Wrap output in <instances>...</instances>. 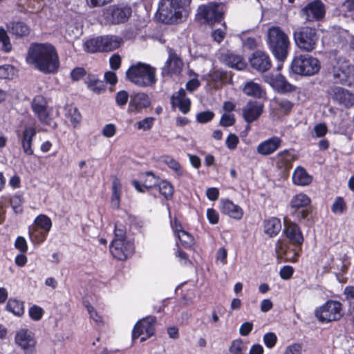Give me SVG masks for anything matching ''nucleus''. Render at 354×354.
<instances>
[{"instance_id": "obj_34", "label": "nucleus", "mask_w": 354, "mask_h": 354, "mask_svg": "<svg viewBox=\"0 0 354 354\" xmlns=\"http://www.w3.org/2000/svg\"><path fill=\"white\" fill-rule=\"evenodd\" d=\"M6 309L17 317H21L24 313V303L20 300L10 298L7 302Z\"/></svg>"}, {"instance_id": "obj_1", "label": "nucleus", "mask_w": 354, "mask_h": 354, "mask_svg": "<svg viewBox=\"0 0 354 354\" xmlns=\"http://www.w3.org/2000/svg\"><path fill=\"white\" fill-rule=\"evenodd\" d=\"M26 61L45 74L56 73L59 66L55 48L47 43L32 44L29 48Z\"/></svg>"}, {"instance_id": "obj_22", "label": "nucleus", "mask_w": 354, "mask_h": 354, "mask_svg": "<svg viewBox=\"0 0 354 354\" xmlns=\"http://www.w3.org/2000/svg\"><path fill=\"white\" fill-rule=\"evenodd\" d=\"M37 131L33 127H26L22 132L21 145L23 151L26 155L33 154L32 144L33 138L36 136Z\"/></svg>"}, {"instance_id": "obj_56", "label": "nucleus", "mask_w": 354, "mask_h": 354, "mask_svg": "<svg viewBox=\"0 0 354 354\" xmlns=\"http://www.w3.org/2000/svg\"><path fill=\"white\" fill-rule=\"evenodd\" d=\"M277 336L273 333H268L264 335L263 342L268 348H272L277 342Z\"/></svg>"}, {"instance_id": "obj_3", "label": "nucleus", "mask_w": 354, "mask_h": 354, "mask_svg": "<svg viewBox=\"0 0 354 354\" xmlns=\"http://www.w3.org/2000/svg\"><path fill=\"white\" fill-rule=\"evenodd\" d=\"M267 44L269 49L279 62H284L287 58L290 48L288 35L279 26H272L267 32Z\"/></svg>"}, {"instance_id": "obj_29", "label": "nucleus", "mask_w": 354, "mask_h": 354, "mask_svg": "<svg viewBox=\"0 0 354 354\" xmlns=\"http://www.w3.org/2000/svg\"><path fill=\"white\" fill-rule=\"evenodd\" d=\"M102 52H109L119 48L122 43L120 37L114 35L102 36Z\"/></svg>"}, {"instance_id": "obj_2", "label": "nucleus", "mask_w": 354, "mask_h": 354, "mask_svg": "<svg viewBox=\"0 0 354 354\" xmlns=\"http://www.w3.org/2000/svg\"><path fill=\"white\" fill-rule=\"evenodd\" d=\"M284 234L289 243L293 247L289 246L279 240L275 245V252L278 258H284L287 261H296L304 242V236L299 227L295 223L286 222L285 223Z\"/></svg>"}, {"instance_id": "obj_49", "label": "nucleus", "mask_w": 354, "mask_h": 354, "mask_svg": "<svg viewBox=\"0 0 354 354\" xmlns=\"http://www.w3.org/2000/svg\"><path fill=\"white\" fill-rule=\"evenodd\" d=\"M68 118L75 127L81 120V115L77 108H72L68 110Z\"/></svg>"}, {"instance_id": "obj_50", "label": "nucleus", "mask_w": 354, "mask_h": 354, "mask_svg": "<svg viewBox=\"0 0 354 354\" xmlns=\"http://www.w3.org/2000/svg\"><path fill=\"white\" fill-rule=\"evenodd\" d=\"M214 116L213 112L210 111L201 112L197 114L196 120L199 123H206L211 121Z\"/></svg>"}, {"instance_id": "obj_39", "label": "nucleus", "mask_w": 354, "mask_h": 354, "mask_svg": "<svg viewBox=\"0 0 354 354\" xmlns=\"http://www.w3.org/2000/svg\"><path fill=\"white\" fill-rule=\"evenodd\" d=\"M35 223L37 227H39L46 232H48L52 227L51 220L44 214L39 215L35 218Z\"/></svg>"}, {"instance_id": "obj_31", "label": "nucleus", "mask_w": 354, "mask_h": 354, "mask_svg": "<svg viewBox=\"0 0 354 354\" xmlns=\"http://www.w3.org/2000/svg\"><path fill=\"white\" fill-rule=\"evenodd\" d=\"M112 195L111 198V207L115 209L120 207V201L122 192V185L119 178L115 176L113 177L112 187H111Z\"/></svg>"}, {"instance_id": "obj_38", "label": "nucleus", "mask_w": 354, "mask_h": 354, "mask_svg": "<svg viewBox=\"0 0 354 354\" xmlns=\"http://www.w3.org/2000/svg\"><path fill=\"white\" fill-rule=\"evenodd\" d=\"M0 44L1 45V50L4 53H9L12 50V47L10 37L3 27H0Z\"/></svg>"}, {"instance_id": "obj_16", "label": "nucleus", "mask_w": 354, "mask_h": 354, "mask_svg": "<svg viewBox=\"0 0 354 354\" xmlns=\"http://www.w3.org/2000/svg\"><path fill=\"white\" fill-rule=\"evenodd\" d=\"M310 203V199L304 194H298L290 201L291 207L297 211V216L299 220L306 219L310 214L307 206Z\"/></svg>"}, {"instance_id": "obj_36", "label": "nucleus", "mask_w": 354, "mask_h": 354, "mask_svg": "<svg viewBox=\"0 0 354 354\" xmlns=\"http://www.w3.org/2000/svg\"><path fill=\"white\" fill-rule=\"evenodd\" d=\"M274 84L277 91L281 93L291 92L295 89V87L288 82L286 78L281 75H279L276 77Z\"/></svg>"}, {"instance_id": "obj_18", "label": "nucleus", "mask_w": 354, "mask_h": 354, "mask_svg": "<svg viewBox=\"0 0 354 354\" xmlns=\"http://www.w3.org/2000/svg\"><path fill=\"white\" fill-rule=\"evenodd\" d=\"M251 66L259 72H265L271 67L269 56L264 52L257 50L252 53L249 59Z\"/></svg>"}, {"instance_id": "obj_62", "label": "nucleus", "mask_w": 354, "mask_h": 354, "mask_svg": "<svg viewBox=\"0 0 354 354\" xmlns=\"http://www.w3.org/2000/svg\"><path fill=\"white\" fill-rule=\"evenodd\" d=\"M15 246L22 252L27 251L28 247L26 239L22 236H18L15 241Z\"/></svg>"}, {"instance_id": "obj_11", "label": "nucleus", "mask_w": 354, "mask_h": 354, "mask_svg": "<svg viewBox=\"0 0 354 354\" xmlns=\"http://www.w3.org/2000/svg\"><path fill=\"white\" fill-rule=\"evenodd\" d=\"M156 318L154 317H147L140 319L136 323L132 332L133 339H136L142 335H146L140 338L141 342L145 341L147 338L152 336L155 331L154 324Z\"/></svg>"}, {"instance_id": "obj_5", "label": "nucleus", "mask_w": 354, "mask_h": 354, "mask_svg": "<svg viewBox=\"0 0 354 354\" xmlns=\"http://www.w3.org/2000/svg\"><path fill=\"white\" fill-rule=\"evenodd\" d=\"M191 0H162L158 12L160 20L165 24L178 22L182 18V8L188 5Z\"/></svg>"}, {"instance_id": "obj_13", "label": "nucleus", "mask_w": 354, "mask_h": 354, "mask_svg": "<svg viewBox=\"0 0 354 354\" xmlns=\"http://www.w3.org/2000/svg\"><path fill=\"white\" fill-rule=\"evenodd\" d=\"M300 15L306 21L319 20L324 16V4L319 0L312 1L301 10Z\"/></svg>"}, {"instance_id": "obj_41", "label": "nucleus", "mask_w": 354, "mask_h": 354, "mask_svg": "<svg viewBox=\"0 0 354 354\" xmlns=\"http://www.w3.org/2000/svg\"><path fill=\"white\" fill-rule=\"evenodd\" d=\"M140 178L143 180V187L146 189H149L158 184V179L151 171L142 174Z\"/></svg>"}, {"instance_id": "obj_48", "label": "nucleus", "mask_w": 354, "mask_h": 354, "mask_svg": "<svg viewBox=\"0 0 354 354\" xmlns=\"http://www.w3.org/2000/svg\"><path fill=\"white\" fill-rule=\"evenodd\" d=\"M154 120L155 119L152 117L146 118L143 119L142 120H140L137 122V128L138 129L148 131V130L151 129V128L152 127V126L153 124Z\"/></svg>"}, {"instance_id": "obj_28", "label": "nucleus", "mask_w": 354, "mask_h": 354, "mask_svg": "<svg viewBox=\"0 0 354 354\" xmlns=\"http://www.w3.org/2000/svg\"><path fill=\"white\" fill-rule=\"evenodd\" d=\"M223 62L231 68L241 70L245 68V63L241 56L227 53L222 56Z\"/></svg>"}, {"instance_id": "obj_53", "label": "nucleus", "mask_w": 354, "mask_h": 354, "mask_svg": "<svg viewBox=\"0 0 354 354\" xmlns=\"http://www.w3.org/2000/svg\"><path fill=\"white\" fill-rule=\"evenodd\" d=\"M234 122L235 118L233 114H223L220 120V125L227 127L232 126Z\"/></svg>"}, {"instance_id": "obj_4", "label": "nucleus", "mask_w": 354, "mask_h": 354, "mask_svg": "<svg viewBox=\"0 0 354 354\" xmlns=\"http://www.w3.org/2000/svg\"><path fill=\"white\" fill-rule=\"evenodd\" d=\"M156 69L149 64L138 62L131 65L126 72L127 79L140 87L153 86L157 80Z\"/></svg>"}, {"instance_id": "obj_14", "label": "nucleus", "mask_w": 354, "mask_h": 354, "mask_svg": "<svg viewBox=\"0 0 354 354\" xmlns=\"http://www.w3.org/2000/svg\"><path fill=\"white\" fill-rule=\"evenodd\" d=\"M106 19L113 24L124 23L131 15V8L128 6H112L105 12Z\"/></svg>"}, {"instance_id": "obj_45", "label": "nucleus", "mask_w": 354, "mask_h": 354, "mask_svg": "<svg viewBox=\"0 0 354 354\" xmlns=\"http://www.w3.org/2000/svg\"><path fill=\"white\" fill-rule=\"evenodd\" d=\"M44 310L37 305L31 306L28 310L30 317L34 321L40 320L44 315Z\"/></svg>"}, {"instance_id": "obj_60", "label": "nucleus", "mask_w": 354, "mask_h": 354, "mask_svg": "<svg viewBox=\"0 0 354 354\" xmlns=\"http://www.w3.org/2000/svg\"><path fill=\"white\" fill-rule=\"evenodd\" d=\"M125 234L126 232L124 226L121 224L118 225L116 223L115 226V239L113 240H124Z\"/></svg>"}, {"instance_id": "obj_54", "label": "nucleus", "mask_w": 354, "mask_h": 354, "mask_svg": "<svg viewBox=\"0 0 354 354\" xmlns=\"http://www.w3.org/2000/svg\"><path fill=\"white\" fill-rule=\"evenodd\" d=\"M29 233L32 239L38 243H41L45 241L47 234L46 232H39L37 229H35L32 232L30 231Z\"/></svg>"}, {"instance_id": "obj_24", "label": "nucleus", "mask_w": 354, "mask_h": 354, "mask_svg": "<svg viewBox=\"0 0 354 354\" xmlns=\"http://www.w3.org/2000/svg\"><path fill=\"white\" fill-rule=\"evenodd\" d=\"M330 94L333 100L346 106L352 104L353 101V95L349 91L339 86L331 88Z\"/></svg>"}, {"instance_id": "obj_19", "label": "nucleus", "mask_w": 354, "mask_h": 354, "mask_svg": "<svg viewBox=\"0 0 354 354\" xmlns=\"http://www.w3.org/2000/svg\"><path fill=\"white\" fill-rule=\"evenodd\" d=\"M32 108L41 123L50 125L51 118L46 109V103L43 97L37 96L32 102Z\"/></svg>"}, {"instance_id": "obj_63", "label": "nucleus", "mask_w": 354, "mask_h": 354, "mask_svg": "<svg viewBox=\"0 0 354 354\" xmlns=\"http://www.w3.org/2000/svg\"><path fill=\"white\" fill-rule=\"evenodd\" d=\"M110 66L113 70H117L121 65V57L118 54H114L109 59Z\"/></svg>"}, {"instance_id": "obj_20", "label": "nucleus", "mask_w": 354, "mask_h": 354, "mask_svg": "<svg viewBox=\"0 0 354 354\" xmlns=\"http://www.w3.org/2000/svg\"><path fill=\"white\" fill-rule=\"evenodd\" d=\"M183 67V62L178 55L171 50L169 53V57L162 68V75L163 76L179 73Z\"/></svg>"}, {"instance_id": "obj_47", "label": "nucleus", "mask_w": 354, "mask_h": 354, "mask_svg": "<svg viewBox=\"0 0 354 354\" xmlns=\"http://www.w3.org/2000/svg\"><path fill=\"white\" fill-rule=\"evenodd\" d=\"M10 205L16 214L23 212L22 199L19 196H14L10 198Z\"/></svg>"}, {"instance_id": "obj_8", "label": "nucleus", "mask_w": 354, "mask_h": 354, "mask_svg": "<svg viewBox=\"0 0 354 354\" xmlns=\"http://www.w3.org/2000/svg\"><path fill=\"white\" fill-rule=\"evenodd\" d=\"M315 315L322 323L338 321L344 315L342 304L337 301L328 300L315 310Z\"/></svg>"}, {"instance_id": "obj_23", "label": "nucleus", "mask_w": 354, "mask_h": 354, "mask_svg": "<svg viewBox=\"0 0 354 354\" xmlns=\"http://www.w3.org/2000/svg\"><path fill=\"white\" fill-rule=\"evenodd\" d=\"M281 140L278 137H272L261 142L257 148V152L263 156H268L275 151L280 147Z\"/></svg>"}, {"instance_id": "obj_15", "label": "nucleus", "mask_w": 354, "mask_h": 354, "mask_svg": "<svg viewBox=\"0 0 354 354\" xmlns=\"http://www.w3.org/2000/svg\"><path fill=\"white\" fill-rule=\"evenodd\" d=\"M15 343L26 354H33L36 341L32 333L27 329H21L16 333Z\"/></svg>"}, {"instance_id": "obj_57", "label": "nucleus", "mask_w": 354, "mask_h": 354, "mask_svg": "<svg viewBox=\"0 0 354 354\" xmlns=\"http://www.w3.org/2000/svg\"><path fill=\"white\" fill-rule=\"evenodd\" d=\"M302 346L300 344L295 343L287 346L283 354H301Z\"/></svg>"}, {"instance_id": "obj_58", "label": "nucleus", "mask_w": 354, "mask_h": 354, "mask_svg": "<svg viewBox=\"0 0 354 354\" xmlns=\"http://www.w3.org/2000/svg\"><path fill=\"white\" fill-rule=\"evenodd\" d=\"M129 98V94L125 91H119L115 96V102L119 106H124L127 104Z\"/></svg>"}, {"instance_id": "obj_52", "label": "nucleus", "mask_w": 354, "mask_h": 354, "mask_svg": "<svg viewBox=\"0 0 354 354\" xmlns=\"http://www.w3.org/2000/svg\"><path fill=\"white\" fill-rule=\"evenodd\" d=\"M243 348L242 341L236 339L232 342L229 348V351L231 354H242Z\"/></svg>"}, {"instance_id": "obj_46", "label": "nucleus", "mask_w": 354, "mask_h": 354, "mask_svg": "<svg viewBox=\"0 0 354 354\" xmlns=\"http://www.w3.org/2000/svg\"><path fill=\"white\" fill-rule=\"evenodd\" d=\"M88 86L91 91L97 93H100L102 91H104V84L103 82L95 78L91 79L88 82Z\"/></svg>"}, {"instance_id": "obj_64", "label": "nucleus", "mask_w": 354, "mask_h": 354, "mask_svg": "<svg viewBox=\"0 0 354 354\" xmlns=\"http://www.w3.org/2000/svg\"><path fill=\"white\" fill-rule=\"evenodd\" d=\"M115 127L113 124H106L102 129V134L106 138H111L115 134Z\"/></svg>"}, {"instance_id": "obj_40", "label": "nucleus", "mask_w": 354, "mask_h": 354, "mask_svg": "<svg viewBox=\"0 0 354 354\" xmlns=\"http://www.w3.org/2000/svg\"><path fill=\"white\" fill-rule=\"evenodd\" d=\"M159 192L164 196V197L168 200L170 199L174 194V187L173 185L165 180H162L158 184Z\"/></svg>"}, {"instance_id": "obj_59", "label": "nucleus", "mask_w": 354, "mask_h": 354, "mask_svg": "<svg viewBox=\"0 0 354 354\" xmlns=\"http://www.w3.org/2000/svg\"><path fill=\"white\" fill-rule=\"evenodd\" d=\"M293 272L294 270L292 267L290 266H284L281 268L279 274L283 279L286 280L289 279L292 277Z\"/></svg>"}, {"instance_id": "obj_7", "label": "nucleus", "mask_w": 354, "mask_h": 354, "mask_svg": "<svg viewBox=\"0 0 354 354\" xmlns=\"http://www.w3.org/2000/svg\"><path fill=\"white\" fill-rule=\"evenodd\" d=\"M291 69L296 74L310 76L318 73L320 64L315 57L308 55H301L294 58Z\"/></svg>"}, {"instance_id": "obj_32", "label": "nucleus", "mask_w": 354, "mask_h": 354, "mask_svg": "<svg viewBox=\"0 0 354 354\" xmlns=\"http://www.w3.org/2000/svg\"><path fill=\"white\" fill-rule=\"evenodd\" d=\"M8 27L10 29L11 33L17 38L27 36L30 33L29 27L21 21L11 22Z\"/></svg>"}, {"instance_id": "obj_42", "label": "nucleus", "mask_w": 354, "mask_h": 354, "mask_svg": "<svg viewBox=\"0 0 354 354\" xmlns=\"http://www.w3.org/2000/svg\"><path fill=\"white\" fill-rule=\"evenodd\" d=\"M183 246L185 248H191L194 245V237L186 231L178 233L177 235Z\"/></svg>"}, {"instance_id": "obj_9", "label": "nucleus", "mask_w": 354, "mask_h": 354, "mask_svg": "<svg viewBox=\"0 0 354 354\" xmlns=\"http://www.w3.org/2000/svg\"><path fill=\"white\" fill-rule=\"evenodd\" d=\"M333 75L335 83L350 86L354 80V68L346 59L339 58L333 66Z\"/></svg>"}, {"instance_id": "obj_30", "label": "nucleus", "mask_w": 354, "mask_h": 354, "mask_svg": "<svg viewBox=\"0 0 354 354\" xmlns=\"http://www.w3.org/2000/svg\"><path fill=\"white\" fill-rule=\"evenodd\" d=\"M243 91L246 95L255 98H261L265 95V91L261 85L253 81L247 82L243 88Z\"/></svg>"}, {"instance_id": "obj_44", "label": "nucleus", "mask_w": 354, "mask_h": 354, "mask_svg": "<svg viewBox=\"0 0 354 354\" xmlns=\"http://www.w3.org/2000/svg\"><path fill=\"white\" fill-rule=\"evenodd\" d=\"M84 306L88 312L90 318L92 319L98 325H103L102 317L99 315V314L97 313V312L95 311L94 308L88 302H84Z\"/></svg>"}, {"instance_id": "obj_25", "label": "nucleus", "mask_w": 354, "mask_h": 354, "mask_svg": "<svg viewBox=\"0 0 354 354\" xmlns=\"http://www.w3.org/2000/svg\"><path fill=\"white\" fill-rule=\"evenodd\" d=\"M173 105H177L180 111L186 114L190 110V100L186 97V92L183 88H180L176 94L171 97Z\"/></svg>"}, {"instance_id": "obj_51", "label": "nucleus", "mask_w": 354, "mask_h": 354, "mask_svg": "<svg viewBox=\"0 0 354 354\" xmlns=\"http://www.w3.org/2000/svg\"><path fill=\"white\" fill-rule=\"evenodd\" d=\"M346 207L345 203L342 198H337L332 206V211L335 214H342Z\"/></svg>"}, {"instance_id": "obj_55", "label": "nucleus", "mask_w": 354, "mask_h": 354, "mask_svg": "<svg viewBox=\"0 0 354 354\" xmlns=\"http://www.w3.org/2000/svg\"><path fill=\"white\" fill-rule=\"evenodd\" d=\"M239 142V138L235 134L230 133L227 138L225 143L229 149L234 150L236 149Z\"/></svg>"}, {"instance_id": "obj_37", "label": "nucleus", "mask_w": 354, "mask_h": 354, "mask_svg": "<svg viewBox=\"0 0 354 354\" xmlns=\"http://www.w3.org/2000/svg\"><path fill=\"white\" fill-rule=\"evenodd\" d=\"M276 110L282 113L283 115H288L294 106V103L287 99H279L275 100Z\"/></svg>"}, {"instance_id": "obj_35", "label": "nucleus", "mask_w": 354, "mask_h": 354, "mask_svg": "<svg viewBox=\"0 0 354 354\" xmlns=\"http://www.w3.org/2000/svg\"><path fill=\"white\" fill-rule=\"evenodd\" d=\"M83 47L84 50L87 53L102 52V37H97L86 40L84 43Z\"/></svg>"}, {"instance_id": "obj_33", "label": "nucleus", "mask_w": 354, "mask_h": 354, "mask_svg": "<svg viewBox=\"0 0 354 354\" xmlns=\"http://www.w3.org/2000/svg\"><path fill=\"white\" fill-rule=\"evenodd\" d=\"M281 228V221L277 218H271L264 222V231L270 236L277 235Z\"/></svg>"}, {"instance_id": "obj_61", "label": "nucleus", "mask_w": 354, "mask_h": 354, "mask_svg": "<svg viewBox=\"0 0 354 354\" xmlns=\"http://www.w3.org/2000/svg\"><path fill=\"white\" fill-rule=\"evenodd\" d=\"M86 75V71L84 68L81 67H77L74 68L71 73V76L72 79L75 81H78L82 79Z\"/></svg>"}, {"instance_id": "obj_26", "label": "nucleus", "mask_w": 354, "mask_h": 354, "mask_svg": "<svg viewBox=\"0 0 354 354\" xmlns=\"http://www.w3.org/2000/svg\"><path fill=\"white\" fill-rule=\"evenodd\" d=\"M221 209L223 214L234 219H241L243 214V209L229 200L223 201Z\"/></svg>"}, {"instance_id": "obj_6", "label": "nucleus", "mask_w": 354, "mask_h": 354, "mask_svg": "<svg viewBox=\"0 0 354 354\" xmlns=\"http://www.w3.org/2000/svg\"><path fill=\"white\" fill-rule=\"evenodd\" d=\"M296 46L302 51L312 52L317 46L319 39L316 29L310 27H302L293 33Z\"/></svg>"}, {"instance_id": "obj_17", "label": "nucleus", "mask_w": 354, "mask_h": 354, "mask_svg": "<svg viewBox=\"0 0 354 354\" xmlns=\"http://www.w3.org/2000/svg\"><path fill=\"white\" fill-rule=\"evenodd\" d=\"M263 109V104L257 101L249 100L242 109V115L248 123H251L260 117Z\"/></svg>"}, {"instance_id": "obj_43", "label": "nucleus", "mask_w": 354, "mask_h": 354, "mask_svg": "<svg viewBox=\"0 0 354 354\" xmlns=\"http://www.w3.org/2000/svg\"><path fill=\"white\" fill-rule=\"evenodd\" d=\"M162 161L165 163L169 168L174 170L178 175H182L180 164L172 157L169 156H162Z\"/></svg>"}, {"instance_id": "obj_12", "label": "nucleus", "mask_w": 354, "mask_h": 354, "mask_svg": "<svg viewBox=\"0 0 354 354\" xmlns=\"http://www.w3.org/2000/svg\"><path fill=\"white\" fill-rule=\"evenodd\" d=\"M134 251L133 243L126 239L113 240L110 245V252L118 260L127 259Z\"/></svg>"}, {"instance_id": "obj_10", "label": "nucleus", "mask_w": 354, "mask_h": 354, "mask_svg": "<svg viewBox=\"0 0 354 354\" xmlns=\"http://www.w3.org/2000/svg\"><path fill=\"white\" fill-rule=\"evenodd\" d=\"M225 6L223 3L210 2L206 5H201L198 8V16L204 19V22L213 25L219 22L223 17Z\"/></svg>"}, {"instance_id": "obj_21", "label": "nucleus", "mask_w": 354, "mask_h": 354, "mask_svg": "<svg viewBox=\"0 0 354 354\" xmlns=\"http://www.w3.org/2000/svg\"><path fill=\"white\" fill-rule=\"evenodd\" d=\"M151 104V100L147 94L138 93L131 97L129 104V111L138 113L147 108Z\"/></svg>"}, {"instance_id": "obj_27", "label": "nucleus", "mask_w": 354, "mask_h": 354, "mask_svg": "<svg viewBox=\"0 0 354 354\" xmlns=\"http://www.w3.org/2000/svg\"><path fill=\"white\" fill-rule=\"evenodd\" d=\"M313 177L302 167H297L292 174V181L295 185L306 186L311 183Z\"/></svg>"}]
</instances>
